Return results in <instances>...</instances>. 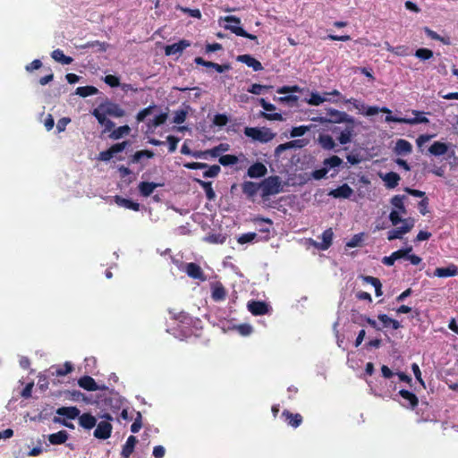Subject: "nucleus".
<instances>
[{
    "label": "nucleus",
    "instance_id": "1",
    "mask_svg": "<svg viewBox=\"0 0 458 458\" xmlns=\"http://www.w3.org/2000/svg\"><path fill=\"white\" fill-rule=\"evenodd\" d=\"M259 186L263 199H267L271 195L278 194L282 191L281 180L276 175L266 178Z\"/></svg>",
    "mask_w": 458,
    "mask_h": 458
},
{
    "label": "nucleus",
    "instance_id": "2",
    "mask_svg": "<svg viewBox=\"0 0 458 458\" xmlns=\"http://www.w3.org/2000/svg\"><path fill=\"white\" fill-rule=\"evenodd\" d=\"M244 134L247 137H250L252 140L259 141L261 143L269 142L276 136V133H274L270 129L266 128V127H262V128L246 127L244 129Z\"/></svg>",
    "mask_w": 458,
    "mask_h": 458
},
{
    "label": "nucleus",
    "instance_id": "3",
    "mask_svg": "<svg viewBox=\"0 0 458 458\" xmlns=\"http://www.w3.org/2000/svg\"><path fill=\"white\" fill-rule=\"evenodd\" d=\"M224 21L227 22V24L225 25V30H229L233 33H234L237 36L244 37L247 38H250L251 40H255L257 43V37L255 35L250 34L246 32L240 25H241V20L240 18L236 16H226L224 18Z\"/></svg>",
    "mask_w": 458,
    "mask_h": 458
},
{
    "label": "nucleus",
    "instance_id": "4",
    "mask_svg": "<svg viewBox=\"0 0 458 458\" xmlns=\"http://www.w3.org/2000/svg\"><path fill=\"white\" fill-rule=\"evenodd\" d=\"M412 114L415 115L413 118H403V117H396L393 115H386V122L387 123H406L410 125H414L418 123H429V120L426 116H422V112L413 110Z\"/></svg>",
    "mask_w": 458,
    "mask_h": 458
},
{
    "label": "nucleus",
    "instance_id": "5",
    "mask_svg": "<svg viewBox=\"0 0 458 458\" xmlns=\"http://www.w3.org/2000/svg\"><path fill=\"white\" fill-rule=\"evenodd\" d=\"M106 420L100 421L94 431V437L98 439H107L112 433L113 427L110 424V420H113V417L106 413L102 416Z\"/></svg>",
    "mask_w": 458,
    "mask_h": 458
},
{
    "label": "nucleus",
    "instance_id": "6",
    "mask_svg": "<svg viewBox=\"0 0 458 458\" xmlns=\"http://www.w3.org/2000/svg\"><path fill=\"white\" fill-rule=\"evenodd\" d=\"M415 225L413 218H406L403 221V225L387 232V240L393 241L395 239H402L403 236L408 233Z\"/></svg>",
    "mask_w": 458,
    "mask_h": 458
},
{
    "label": "nucleus",
    "instance_id": "7",
    "mask_svg": "<svg viewBox=\"0 0 458 458\" xmlns=\"http://www.w3.org/2000/svg\"><path fill=\"white\" fill-rule=\"evenodd\" d=\"M327 113L329 115L328 123H342L355 124V120L352 116L349 115L345 112L336 110L335 108H327Z\"/></svg>",
    "mask_w": 458,
    "mask_h": 458
},
{
    "label": "nucleus",
    "instance_id": "8",
    "mask_svg": "<svg viewBox=\"0 0 458 458\" xmlns=\"http://www.w3.org/2000/svg\"><path fill=\"white\" fill-rule=\"evenodd\" d=\"M333 237H334V233L331 228H328L323 232V233L321 235L322 241L320 242H316L314 240H310V242L316 249L320 250H326L331 246Z\"/></svg>",
    "mask_w": 458,
    "mask_h": 458
},
{
    "label": "nucleus",
    "instance_id": "9",
    "mask_svg": "<svg viewBox=\"0 0 458 458\" xmlns=\"http://www.w3.org/2000/svg\"><path fill=\"white\" fill-rule=\"evenodd\" d=\"M99 107L110 116L123 117L125 114V111L118 104L113 102H106L100 105Z\"/></svg>",
    "mask_w": 458,
    "mask_h": 458
},
{
    "label": "nucleus",
    "instance_id": "10",
    "mask_svg": "<svg viewBox=\"0 0 458 458\" xmlns=\"http://www.w3.org/2000/svg\"><path fill=\"white\" fill-rule=\"evenodd\" d=\"M190 46L191 43L189 40L182 39L179 42L166 46L165 47V53L166 55L181 54L186 47Z\"/></svg>",
    "mask_w": 458,
    "mask_h": 458
},
{
    "label": "nucleus",
    "instance_id": "11",
    "mask_svg": "<svg viewBox=\"0 0 458 458\" xmlns=\"http://www.w3.org/2000/svg\"><path fill=\"white\" fill-rule=\"evenodd\" d=\"M185 272L190 277L193 279H199L200 281L206 280V276L201 267L196 263L191 262L186 264Z\"/></svg>",
    "mask_w": 458,
    "mask_h": 458
},
{
    "label": "nucleus",
    "instance_id": "12",
    "mask_svg": "<svg viewBox=\"0 0 458 458\" xmlns=\"http://www.w3.org/2000/svg\"><path fill=\"white\" fill-rule=\"evenodd\" d=\"M394 152L397 156H406L412 152V145L406 140L399 139L395 142Z\"/></svg>",
    "mask_w": 458,
    "mask_h": 458
},
{
    "label": "nucleus",
    "instance_id": "13",
    "mask_svg": "<svg viewBox=\"0 0 458 458\" xmlns=\"http://www.w3.org/2000/svg\"><path fill=\"white\" fill-rule=\"evenodd\" d=\"M352 193L353 190L347 183H344L332 190L328 195L335 199H349Z\"/></svg>",
    "mask_w": 458,
    "mask_h": 458
},
{
    "label": "nucleus",
    "instance_id": "14",
    "mask_svg": "<svg viewBox=\"0 0 458 458\" xmlns=\"http://www.w3.org/2000/svg\"><path fill=\"white\" fill-rule=\"evenodd\" d=\"M399 394L403 399V402L402 403L403 406L414 409L418 405V397L413 393L408 390H401Z\"/></svg>",
    "mask_w": 458,
    "mask_h": 458
},
{
    "label": "nucleus",
    "instance_id": "15",
    "mask_svg": "<svg viewBox=\"0 0 458 458\" xmlns=\"http://www.w3.org/2000/svg\"><path fill=\"white\" fill-rule=\"evenodd\" d=\"M451 144L435 141L429 148L428 152L432 156L440 157L448 153Z\"/></svg>",
    "mask_w": 458,
    "mask_h": 458
},
{
    "label": "nucleus",
    "instance_id": "16",
    "mask_svg": "<svg viewBox=\"0 0 458 458\" xmlns=\"http://www.w3.org/2000/svg\"><path fill=\"white\" fill-rule=\"evenodd\" d=\"M93 115L97 118L98 122L105 126V131H109L114 127V123L106 118V114L100 109V107L93 111Z\"/></svg>",
    "mask_w": 458,
    "mask_h": 458
},
{
    "label": "nucleus",
    "instance_id": "17",
    "mask_svg": "<svg viewBox=\"0 0 458 458\" xmlns=\"http://www.w3.org/2000/svg\"><path fill=\"white\" fill-rule=\"evenodd\" d=\"M237 61L245 64L247 66L252 68L255 72L263 70L261 63L250 55H238Z\"/></svg>",
    "mask_w": 458,
    "mask_h": 458
},
{
    "label": "nucleus",
    "instance_id": "18",
    "mask_svg": "<svg viewBox=\"0 0 458 458\" xmlns=\"http://www.w3.org/2000/svg\"><path fill=\"white\" fill-rule=\"evenodd\" d=\"M380 177L384 181L386 187L388 189L395 188L401 180L400 175L394 172L380 174Z\"/></svg>",
    "mask_w": 458,
    "mask_h": 458
},
{
    "label": "nucleus",
    "instance_id": "19",
    "mask_svg": "<svg viewBox=\"0 0 458 458\" xmlns=\"http://www.w3.org/2000/svg\"><path fill=\"white\" fill-rule=\"evenodd\" d=\"M267 169L262 163H255L248 169L247 174L250 178H259L266 175Z\"/></svg>",
    "mask_w": 458,
    "mask_h": 458
},
{
    "label": "nucleus",
    "instance_id": "20",
    "mask_svg": "<svg viewBox=\"0 0 458 458\" xmlns=\"http://www.w3.org/2000/svg\"><path fill=\"white\" fill-rule=\"evenodd\" d=\"M249 310L256 316L264 315L268 312V306L262 301H250L248 303Z\"/></svg>",
    "mask_w": 458,
    "mask_h": 458
},
{
    "label": "nucleus",
    "instance_id": "21",
    "mask_svg": "<svg viewBox=\"0 0 458 458\" xmlns=\"http://www.w3.org/2000/svg\"><path fill=\"white\" fill-rule=\"evenodd\" d=\"M56 415L63 416L69 420H74L79 417L80 410L77 407H60L55 411Z\"/></svg>",
    "mask_w": 458,
    "mask_h": 458
},
{
    "label": "nucleus",
    "instance_id": "22",
    "mask_svg": "<svg viewBox=\"0 0 458 458\" xmlns=\"http://www.w3.org/2000/svg\"><path fill=\"white\" fill-rule=\"evenodd\" d=\"M306 102L310 106H319L324 102L336 103L337 99L323 97L318 92H311L310 98Z\"/></svg>",
    "mask_w": 458,
    "mask_h": 458
},
{
    "label": "nucleus",
    "instance_id": "23",
    "mask_svg": "<svg viewBox=\"0 0 458 458\" xmlns=\"http://www.w3.org/2000/svg\"><path fill=\"white\" fill-rule=\"evenodd\" d=\"M405 199L406 196L404 195H395L391 199L390 203L394 207V209L399 211V213L403 215H406L407 210L404 206Z\"/></svg>",
    "mask_w": 458,
    "mask_h": 458
},
{
    "label": "nucleus",
    "instance_id": "24",
    "mask_svg": "<svg viewBox=\"0 0 458 458\" xmlns=\"http://www.w3.org/2000/svg\"><path fill=\"white\" fill-rule=\"evenodd\" d=\"M78 384L81 387L88 391H97L99 388V386L89 376L81 377Z\"/></svg>",
    "mask_w": 458,
    "mask_h": 458
},
{
    "label": "nucleus",
    "instance_id": "25",
    "mask_svg": "<svg viewBox=\"0 0 458 458\" xmlns=\"http://www.w3.org/2000/svg\"><path fill=\"white\" fill-rule=\"evenodd\" d=\"M434 274L438 277L454 276L458 274V267L455 265H450L446 267H437Z\"/></svg>",
    "mask_w": 458,
    "mask_h": 458
},
{
    "label": "nucleus",
    "instance_id": "26",
    "mask_svg": "<svg viewBox=\"0 0 458 458\" xmlns=\"http://www.w3.org/2000/svg\"><path fill=\"white\" fill-rule=\"evenodd\" d=\"M79 423L82 428L91 429L97 425V420L89 413H83L79 415Z\"/></svg>",
    "mask_w": 458,
    "mask_h": 458
},
{
    "label": "nucleus",
    "instance_id": "27",
    "mask_svg": "<svg viewBox=\"0 0 458 458\" xmlns=\"http://www.w3.org/2000/svg\"><path fill=\"white\" fill-rule=\"evenodd\" d=\"M137 442H138V440L134 436H130L127 438L126 443L123 446V450L121 453V454L123 458L130 457V455L132 454V452L134 450V447H135V445L137 444Z\"/></svg>",
    "mask_w": 458,
    "mask_h": 458
},
{
    "label": "nucleus",
    "instance_id": "28",
    "mask_svg": "<svg viewBox=\"0 0 458 458\" xmlns=\"http://www.w3.org/2000/svg\"><path fill=\"white\" fill-rule=\"evenodd\" d=\"M162 186L160 183L142 182L139 184V191L143 197L150 196L156 188Z\"/></svg>",
    "mask_w": 458,
    "mask_h": 458
},
{
    "label": "nucleus",
    "instance_id": "29",
    "mask_svg": "<svg viewBox=\"0 0 458 458\" xmlns=\"http://www.w3.org/2000/svg\"><path fill=\"white\" fill-rule=\"evenodd\" d=\"M212 299L216 301H221L225 299L226 292L221 283H216L212 285Z\"/></svg>",
    "mask_w": 458,
    "mask_h": 458
},
{
    "label": "nucleus",
    "instance_id": "30",
    "mask_svg": "<svg viewBox=\"0 0 458 458\" xmlns=\"http://www.w3.org/2000/svg\"><path fill=\"white\" fill-rule=\"evenodd\" d=\"M282 415L285 417L288 425L293 428L299 427L302 422V417L299 413L293 414L288 411H284Z\"/></svg>",
    "mask_w": 458,
    "mask_h": 458
},
{
    "label": "nucleus",
    "instance_id": "31",
    "mask_svg": "<svg viewBox=\"0 0 458 458\" xmlns=\"http://www.w3.org/2000/svg\"><path fill=\"white\" fill-rule=\"evenodd\" d=\"M354 125L348 124L346 128L342 131L337 138L338 141L342 144H347L352 141L353 136Z\"/></svg>",
    "mask_w": 458,
    "mask_h": 458
},
{
    "label": "nucleus",
    "instance_id": "32",
    "mask_svg": "<svg viewBox=\"0 0 458 458\" xmlns=\"http://www.w3.org/2000/svg\"><path fill=\"white\" fill-rule=\"evenodd\" d=\"M114 200H115V203L118 206H120V207H123L125 208L131 209V210H134V211H138L140 209V204L139 203L133 202V201H131L130 199L122 198L120 196H115L114 197Z\"/></svg>",
    "mask_w": 458,
    "mask_h": 458
},
{
    "label": "nucleus",
    "instance_id": "33",
    "mask_svg": "<svg viewBox=\"0 0 458 458\" xmlns=\"http://www.w3.org/2000/svg\"><path fill=\"white\" fill-rule=\"evenodd\" d=\"M361 279L363 282L374 286L377 296H381L383 294L382 284L378 278L370 276H362Z\"/></svg>",
    "mask_w": 458,
    "mask_h": 458
},
{
    "label": "nucleus",
    "instance_id": "34",
    "mask_svg": "<svg viewBox=\"0 0 458 458\" xmlns=\"http://www.w3.org/2000/svg\"><path fill=\"white\" fill-rule=\"evenodd\" d=\"M68 439V433L65 430L58 431L48 436V441L51 445H61Z\"/></svg>",
    "mask_w": 458,
    "mask_h": 458
},
{
    "label": "nucleus",
    "instance_id": "35",
    "mask_svg": "<svg viewBox=\"0 0 458 458\" xmlns=\"http://www.w3.org/2000/svg\"><path fill=\"white\" fill-rule=\"evenodd\" d=\"M259 189H260V186L256 182L248 181L242 183V191L249 198L254 197L257 194Z\"/></svg>",
    "mask_w": 458,
    "mask_h": 458
},
{
    "label": "nucleus",
    "instance_id": "36",
    "mask_svg": "<svg viewBox=\"0 0 458 458\" xmlns=\"http://www.w3.org/2000/svg\"><path fill=\"white\" fill-rule=\"evenodd\" d=\"M318 140L324 149L331 150L335 147L334 139L328 134H320Z\"/></svg>",
    "mask_w": 458,
    "mask_h": 458
},
{
    "label": "nucleus",
    "instance_id": "37",
    "mask_svg": "<svg viewBox=\"0 0 458 458\" xmlns=\"http://www.w3.org/2000/svg\"><path fill=\"white\" fill-rule=\"evenodd\" d=\"M195 182L204 189L206 197L208 200H213L216 198V193L212 188L211 182H205L200 179H195Z\"/></svg>",
    "mask_w": 458,
    "mask_h": 458
},
{
    "label": "nucleus",
    "instance_id": "38",
    "mask_svg": "<svg viewBox=\"0 0 458 458\" xmlns=\"http://www.w3.org/2000/svg\"><path fill=\"white\" fill-rule=\"evenodd\" d=\"M153 157L154 153L151 150H140L131 156L130 163H140L142 158H152Z\"/></svg>",
    "mask_w": 458,
    "mask_h": 458
},
{
    "label": "nucleus",
    "instance_id": "39",
    "mask_svg": "<svg viewBox=\"0 0 458 458\" xmlns=\"http://www.w3.org/2000/svg\"><path fill=\"white\" fill-rule=\"evenodd\" d=\"M52 58L63 64H70L72 62V58L66 56L64 52L60 49H55L51 54Z\"/></svg>",
    "mask_w": 458,
    "mask_h": 458
},
{
    "label": "nucleus",
    "instance_id": "40",
    "mask_svg": "<svg viewBox=\"0 0 458 458\" xmlns=\"http://www.w3.org/2000/svg\"><path fill=\"white\" fill-rule=\"evenodd\" d=\"M131 131V128L128 125H123L116 129H114L111 134L110 138L113 140H119L125 135H128Z\"/></svg>",
    "mask_w": 458,
    "mask_h": 458
},
{
    "label": "nucleus",
    "instance_id": "41",
    "mask_svg": "<svg viewBox=\"0 0 458 458\" xmlns=\"http://www.w3.org/2000/svg\"><path fill=\"white\" fill-rule=\"evenodd\" d=\"M97 93H98V89L93 86H83V87H78L76 89V94L82 98L92 96Z\"/></svg>",
    "mask_w": 458,
    "mask_h": 458
},
{
    "label": "nucleus",
    "instance_id": "42",
    "mask_svg": "<svg viewBox=\"0 0 458 458\" xmlns=\"http://www.w3.org/2000/svg\"><path fill=\"white\" fill-rule=\"evenodd\" d=\"M72 365L66 361L63 367H53L52 369H55L54 371H52V375H55V376H65L67 375L68 373L72 372Z\"/></svg>",
    "mask_w": 458,
    "mask_h": 458
},
{
    "label": "nucleus",
    "instance_id": "43",
    "mask_svg": "<svg viewBox=\"0 0 458 458\" xmlns=\"http://www.w3.org/2000/svg\"><path fill=\"white\" fill-rule=\"evenodd\" d=\"M378 319L384 324V327H392L394 329H398L401 325L399 321L389 318L386 314L378 315Z\"/></svg>",
    "mask_w": 458,
    "mask_h": 458
},
{
    "label": "nucleus",
    "instance_id": "44",
    "mask_svg": "<svg viewBox=\"0 0 458 458\" xmlns=\"http://www.w3.org/2000/svg\"><path fill=\"white\" fill-rule=\"evenodd\" d=\"M343 160L337 156H332L328 158H326L323 161L324 167H327L328 170L330 168H335L342 165Z\"/></svg>",
    "mask_w": 458,
    "mask_h": 458
},
{
    "label": "nucleus",
    "instance_id": "45",
    "mask_svg": "<svg viewBox=\"0 0 458 458\" xmlns=\"http://www.w3.org/2000/svg\"><path fill=\"white\" fill-rule=\"evenodd\" d=\"M167 119V114L162 113L158 115H157L154 119L149 120L148 123V126L149 128H157L159 125H162L165 123Z\"/></svg>",
    "mask_w": 458,
    "mask_h": 458
},
{
    "label": "nucleus",
    "instance_id": "46",
    "mask_svg": "<svg viewBox=\"0 0 458 458\" xmlns=\"http://www.w3.org/2000/svg\"><path fill=\"white\" fill-rule=\"evenodd\" d=\"M379 112L388 114L389 115H391L390 114L391 110L388 109L387 107L379 108L377 106H366V110L364 112V114L367 116H371V115H375V114H378Z\"/></svg>",
    "mask_w": 458,
    "mask_h": 458
},
{
    "label": "nucleus",
    "instance_id": "47",
    "mask_svg": "<svg viewBox=\"0 0 458 458\" xmlns=\"http://www.w3.org/2000/svg\"><path fill=\"white\" fill-rule=\"evenodd\" d=\"M208 156L212 157H217L220 156L222 152H225L228 150V145L227 144H219L218 146L208 149Z\"/></svg>",
    "mask_w": 458,
    "mask_h": 458
},
{
    "label": "nucleus",
    "instance_id": "48",
    "mask_svg": "<svg viewBox=\"0 0 458 458\" xmlns=\"http://www.w3.org/2000/svg\"><path fill=\"white\" fill-rule=\"evenodd\" d=\"M221 168L217 165H214L211 166H208L206 171L203 173V176L206 178H214L218 175L220 173Z\"/></svg>",
    "mask_w": 458,
    "mask_h": 458
},
{
    "label": "nucleus",
    "instance_id": "49",
    "mask_svg": "<svg viewBox=\"0 0 458 458\" xmlns=\"http://www.w3.org/2000/svg\"><path fill=\"white\" fill-rule=\"evenodd\" d=\"M415 56L420 60H428L433 56V52L428 48H419L415 52Z\"/></svg>",
    "mask_w": 458,
    "mask_h": 458
},
{
    "label": "nucleus",
    "instance_id": "50",
    "mask_svg": "<svg viewBox=\"0 0 458 458\" xmlns=\"http://www.w3.org/2000/svg\"><path fill=\"white\" fill-rule=\"evenodd\" d=\"M95 45H99V52H105L108 48L109 45L106 42H100L98 40L87 42L86 44L81 46V48H89L95 47Z\"/></svg>",
    "mask_w": 458,
    "mask_h": 458
},
{
    "label": "nucleus",
    "instance_id": "51",
    "mask_svg": "<svg viewBox=\"0 0 458 458\" xmlns=\"http://www.w3.org/2000/svg\"><path fill=\"white\" fill-rule=\"evenodd\" d=\"M238 162V157L233 155H224L219 157V163L223 165H235Z\"/></svg>",
    "mask_w": 458,
    "mask_h": 458
},
{
    "label": "nucleus",
    "instance_id": "52",
    "mask_svg": "<svg viewBox=\"0 0 458 458\" xmlns=\"http://www.w3.org/2000/svg\"><path fill=\"white\" fill-rule=\"evenodd\" d=\"M310 129V126H305V125H301V126H297V127H293L291 131V137L293 138H295V137H300V136H302L304 135L307 131H309Z\"/></svg>",
    "mask_w": 458,
    "mask_h": 458
},
{
    "label": "nucleus",
    "instance_id": "53",
    "mask_svg": "<svg viewBox=\"0 0 458 458\" xmlns=\"http://www.w3.org/2000/svg\"><path fill=\"white\" fill-rule=\"evenodd\" d=\"M156 108V106L155 105H152V106H149L142 110H140L138 114H137V116H136V119L139 123L140 122H143L146 117L149 114H151L152 113V110Z\"/></svg>",
    "mask_w": 458,
    "mask_h": 458
},
{
    "label": "nucleus",
    "instance_id": "54",
    "mask_svg": "<svg viewBox=\"0 0 458 458\" xmlns=\"http://www.w3.org/2000/svg\"><path fill=\"white\" fill-rule=\"evenodd\" d=\"M258 237L256 233H243L238 238V242L241 244L248 243L253 242Z\"/></svg>",
    "mask_w": 458,
    "mask_h": 458
},
{
    "label": "nucleus",
    "instance_id": "55",
    "mask_svg": "<svg viewBox=\"0 0 458 458\" xmlns=\"http://www.w3.org/2000/svg\"><path fill=\"white\" fill-rule=\"evenodd\" d=\"M403 214L399 211L393 209L389 214V220L394 226H396L399 223H403V219L401 218Z\"/></svg>",
    "mask_w": 458,
    "mask_h": 458
},
{
    "label": "nucleus",
    "instance_id": "56",
    "mask_svg": "<svg viewBox=\"0 0 458 458\" xmlns=\"http://www.w3.org/2000/svg\"><path fill=\"white\" fill-rule=\"evenodd\" d=\"M308 143V140L304 139L293 140L287 142L288 148H301L305 147Z\"/></svg>",
    "mask_w": 458,
    "mask_h": 458
},
{
    "label": "nucleus",
    "instance_id": "57",
    "mask_svg": "<svg viewBox=\"0 0 458 458\" xmlns=\"http://www.w3.org/2000/svg\"><path fill=\"white\" fill-rule=\"evenodd\" d=\"M141 419H142L141 413L140 411H138L137 417L135 418L134 422L131 426V431L132 433H137L141 428V427H142Z\"/></svg>",
    "mask_w": 458,
    "mask_h": 458
},
{
    "label": "nucleus",
    "instance_id": "58",
    "mask_svg": "<svg viewBox=\"0 0 458 458\" xmlns=\"http://www.w3.org/2000/svg\"><path fill=\"white\" fill-rule=\"evenodd\" d=\"M236 330L240 335L247 336L252 333V327L249 324H242L236 327Z\"/></svg>",
    "mask_w": 458,
    "mask_h": 458
},
{
    "label": "nucleus",
    "instance_id": "59",
    "mask_svg": "<svg viewBox=\"0 0 458 458\" xmlns=\"http://www.w3.org/2000/svg\"><path fill=\"white\" fill-rule=\"evenodd\" d=\"M186 116H187V111L185 110H178L174 113V123H177V124H181L182 123L185 119H186Z\"/></svg>",
    "mask_w": 458,
    "mask_h": 458
},
{
    "label": "nucleus",
    "instance_id": "60",
    "mask_svg": "<svg viewBox=\"0 0 458 458\" xmlns=\"http://www.w3.org/2000/svg\"><path fill=\"white\" fill-rule=\"evenodd\" d=\"M128 145H129V141H123L121 143H116L110 148V150L113 153V155L114 156L115 154L123 151Z\"/></svg>",
    "mask_w": 458,
    "mask_h": 458
},
{
    "label": "nucleus",
    "instance_id": "61",
    "mask_svg": "<svg viewBox=\"0 0 458 458\" xmlns=\"http://www.w3.org/2000/svg\"><path fill=\"white\" fill-rule=\"evenodd\" d=\"M104 81L110 87H118L120 85L119 78L114 75H106Z\"/></svg>",
    "mask_w": 458,
    "mask_h": 458
},
{
    "label": "nucleus",
    "instance_id": "62",
    "mask_svg": "<svg viewBox=\"0 0 458 458\" xmlns=\"http://www.w3.org/2000/svg\"><path fill=\"white\" fill-rule=\"evenodd\" d=\"M214 124L217 126H224L228 123V118L225 114H216L213 120Z\"/></svg>",
    "mask_w": 458,
    "mask_h": 458
},
{
    "label": "nucleus",
    "instance_id": "63",
    "mask_svg": "<svg viewBox=\"0 0 458 458\" xmlns=\"http://www.w3.org/2000/svg\"><path fill=\"white\" fill-rule=\"evenodd\" d=\"M327 173H328V169L327 167H323L321 169L313 171L311 173V177L315 180H320V179L326 177Z\"/></svg>",
    "mask_w": 458,
    "mask_h": 458
},
{
    "label": "nucleus",
    "instance_id": "64",
    "mask_svg": "<svg viewBox=\"0 0 458 458\" xmlns=\"http://www.w3.org/2000/svg\"><path fill=\"white\" fill-rule=\"evenodd\" d=\"M179 141H180V139L176 138L174 136L169 135L167 137V142L169 144V152L170 153H173V152H174L176 150L177 144H178Z\"/></svg>",
    "mask_w": 458,
    "mask_h": 458
}]
</instances>
